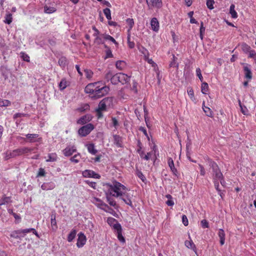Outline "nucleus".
Returning <instances> with one entry per match:
<instances>
[{"mask_svg":"<svg viewBox=\"0 0 256 256\" xmlns=\"http://www.w3.org/2000/svg\"><path fill=\"white\" fill-rule=\"evenodd\" d=\"M151 28L152 30L157 32L159 30L160 24L158 19L156 18H154L151 20L150 21Z\"/></svg>","mask_w":256,"mask_h":256,"instance_id":"13","label":"nucleus"},{"mask_svg":"<svg viewBox=\"0 0 256 256\" xmlns=\"http://www.w3.org/2000/svg\"><path fill=\"white\" fill-rule=\"evenodd\" d=\"M30 232H32L34 234H35L38 238H40V236L36 230L33 228H30L13 230L10 232L8 238L11 242H12L14 240L16 239L21 240V238H24L26 234Z\"/></svg>","mask_w":256,"mask_h":256,"instance_id":"2","label":"nucleus"},{"mask_svg":"<svg viewBox=\"0 0 256 256\" xmlns=\"http://www.w3.org/2000/svg\"><path fill=\"white\" fill-rule=\"evenodd\" d=\"M10 104V102L7 100L0 98V106H8Z\"/></svg>","mask_w":256,"mask_h":256,"instance_id":"47","label":"nucleus"},{"mask_svg":"<svg viewBox=\"0 0 256 256\" xmlns=\"http://www.w3.org/2000/svg\"><path fill=\"white\" fill-rule=\"evenodd\" d=\"M90 110V106L88 104H81L78 108L77 110L83 112Z\"/></svg>","mask_w":256,"mask_h":256,"instance_id":"26","label":"nucleus"},{"mask_svg":"<svg viewBox=\"0 0 256 256\" xmlns=\"http://www.w3.org/2000/svg\"><path fill=\"white\" fill-rule=\"evenodd\" d=\"M78 238L76 244V246L78 248L83 247L86 242V238L84 234L80 232L78 234Z\"/></svg>","mask_w":256,"mask_h":256,"instance_id":"7","label":"nucleus"},{"mask_svg":"<svg viewBox=\"0 0 256 256\" xmlns=\"http://www.w3.org/2000/svg\"><path fill=\"white\" fill-rule=\"evenodd\" d=\"M56 186V185L54 182H44L41 186L43 190H51L54 189Z\"/></svg>","mask_w":256,"mask_h":256,"instance_id":"18","label":"nucleus"},{"mask_svg":"<svg viewBox=\"0 0 256 256\" xmlns=\"http://www.w3.org/2000/svg\"><path fill=\"white\" fill-rule=\"evenodd\" d=\"M107 222L114 231L122 228L120 224L118 223V221L114 218H108L107 219Z\"/></svg>","mask_w":256,"mask_h":256,"instance_id":"8","label":"nucleus"},{"mask_svg":"<svg viewBox=\"0 0 256 256\" xmlns=\"http://www.w3.org/2000/svg\"><path fill=\"white\" fill-rule=\"evenodd\" d=\"M68 85V82H67L66 79L64 78L62 80L59 84V88L60 90H64Z\"/></svg>","mask_w":256,"mask_h":256,"instance_id":"34","label":"nucleus"},{"mask_svg":"<svg viewBox=\"0 0 256 256\" xmlns=\"http://www.w3.org/2000/svg\"><path fill=\"white\" fill-rule=\"evenodd\" d=\"M12 155V151H7L4 153V158L6 160H8L10 158H14Z\"/></svg>","mask_w":256,"mask_h":256,"instance_id":"54","label":"nucleus"},{"mask_svg":"<svg viewBox=\"0 0 256 256\" xmlns=\"http://www.w3.org/2000/svg\"><path fill=\"white\" fill-rule=\"evenodd\" d=\"M102 100L108 108L112 107L113 105V98L112 97L106 98L102 99Z\"/></svg>","mask_w":256,"mask_h":256,"instance_id":"29","label":"nucleus"},{"mask_svg":"<svg viewBox=\"0 0 256 256\" xmlns=\"http://www.w3.org/2000/svg\"><path fill=\"white\" fill-rule=\"evenodd\" d=\"M118 76L120 80V82L122 84H126L128 82H129L130 80V77L128 76L127 74H126L124 73H118Z\"/></svg>","mask_w":256,"mask_h":256,"instance_id":"14","label":"nucleus"},{"mask_svg":"<svg viewBox=\"0 0 256 256\" xmlns=\"http://www.w3.org/2000/svg\"><path fill=\"white\" fill-rule=\"evenodd\" d=\"M190 240H186L184 242L185 246L188 248L194 250L196 253V248L195 244L194 243L192 240H191L190 236H189Z\"/></svg>","mask_w":256,"mask_h":256,"instance_id":"17","label":"nucleus"},{"mask_svg":"<svg viewBox=\"0 0 256 256\" xmlns=\"http://www.w3.org/2000/svg\"><path fill=\"white\" fill-rule=\"evenodd\" d=\"M140 52L144 56V58H148V56L149 55L148 52L144 47H142L140 48Z\"/></svg>","mask_w":256,"mask_h":256,"instance_id":"53","label":"nucleus"},{"mask_svg":"<svg viewBox=\"0 0 256 256\" xmlns=\"http://www.w3.org/2000/svg\"><path fill=\"white\" fill-rule=\"evenodd\" d=\"M114 74L112 72L109 70L106 73L105 75V78L108 81L109 80H110V81H112V78Z\"/></svg>","mask_w":256,"mask_h":256,"instance_id":"59","label":"nucleus"},{"mask_svg":"<svg viewBox=\"0 0 256 256\" xmlns=\"http://www.w3.org/2000/svg\"><path fill=\"white\" fill-rule=\"evenodd\" d=\"M176 58L173 55L172 61L170 64V67H178V65L176 64Z\"/></svg>","mask_w":256,"mask_h":256,"instance_id":"64","label":"nucleus"},{"mask_svg":"<svg viewBox=\"0 0 256 256\" xmlns=\"http://www.w3.org/2000/svg\"><path fill=\"white\" fill-rule=\"evenodd\" d=\"M126 66V62L123 60H118L116 62V68L120 70H123L125 68Z\"/></svg>","mask_w":256,"mask_h":256,"instance_id":"33","label":"nucleus"},{"mask_svg":"<svg viewBox=\"0 0 256 256\" xmlns=\"http://www.w3.org/2000/svg\"><path fill=\"white\" fill-rule=\"evenodd\" d=\"M94 129V125L90 123L81 127L78 130V134L81 136H86L88 135Z\"/></svg>","mask_w":256,"mask_h":256,"instance_id":"4","label":"nucleus"},{"mask_svg":"<svg viewBox=\"0 0 256 256\" xmlns=\"http://www.w3.org/2000/svg\"><path fill=\"white\" fill-rule=\"evenodd\" d=\"M12 14L10 13H8L6 14V16L4 17V22L6 24H10L12 22Z\"/></svg>","mask_w":256,"mask_h":256,"instance_id":"41","label":"nucleus"},{"mask_svg":"<svg viewBox=\"0 0 256 256\" xmlns=\"http://www.w3.org/2000/svg\"><path fill=\"white\" fill-rule=\"evenodd\" d=\"M208 90V85L206 82H202V84L201 91L204 94H206Z\"/></svg>","mask_w":256,"mask_h":256,"instance_id":"40","label":"nucleus"},{"mask_svg":"<svg viewBox=\"0 0 256 256\" xmlns=\"http://www.w3.org/2000/svg\"><path fill=\"white\" fill-rule=\"evenodd\" d=\"M214 0H207L206 6L210 10L214 9Z\"/></svg>","mask_w":256,"mask_h":256,"instance_id":"56","label":"nucleus"},{"mask_svg":"<svg viewBox=\"0 0 256 256\" xmlns=\"http://www.w3.org/2000/svg\"><path fill=\"white\" fill-rule=\"evenodd\" d=\"M104 13L108 20L112 18L110 10L108 8H104Z\"/></svg>","mask_w":256,"mask_h":256,"instance_id":"48","label":"nucleus"},{"mask_svg":"<svg viewBox=\"0 0 256 256\" xmlns=\"http://www.w3.org/2000/svg\"><path fill=\"white\" fill-rule=\"evenodd\" d=\"M168 166L173 174L176 176L177 170L175 168L173 160L172 158H168Z\"/></svg>","mask_w":256,"mask_h":256,"instance_id":"22","label":"nucleus"},{"mask_svg":"<svg viewBox=\"0 0 256 256\" xmlns=\"http://www.w3.org/2000/svg\"><path fill=\"white\" fill-rule=\"evenodd\" d=\"M238 104H239V106L240 108V110H241L242 112L244 114H247V112H248V110L247 108L244 106L242 104L240 100H238Z\"/></svg>","mask_w":256,"mask_h":256,"instance_id":"52","label":"nucleus"},{"mask_svg":"<svg viewBox=\"0 0 256 256\" xmlns=\"http://www.w3.org/2000/svg\"><path fill=\"white\" fill-rule=\"evenodd\" d=\"M146 2L150 8L154 7L160 8L162 6L161 0H146Z\"/></svg>","mask_w":256,"mask_h":256,"instance_id":"9","label":"nucleus"},{"mask_svg":"<svg viewBox=\"0 0 256 256\" xmlns=\"http://www.w3.org/2000/svg\"><path fill=\"white\" fill-rule=\"evenodd\" d=\"M204 102H203L202 104V109L206 114L208 116L212 118L213 116V113L210 108L208 107H206L204 106Z\"/></svg>","mask_w":256,"mask_h":256,"instance_id":"27","label":"nucleus"},{"mask_svg":"<svg viewBox=\"0 0 256 256\" xmlns=\"http://www.w3.org/2000/svg\"><path fill=\"white\" fill-rule=\"evenodd\" d=\"M51 225L52 230H56L58 228L56 222V216L54 214H52L51 216Z\"/></svg>","mask_w":256,"mask_h":256,"instance_id":"32","label":"nucleus"},{"mask_svg":"<svg viewBox=\"0 0 256 256\" xmlns=\"http://www.w3.org/2000/svg\"><path fill=\"white\" fill-rule=\"evenodd\" d=\"M76 230H72L70 233L68 234L67 240L68 242H72L76 238Z\"/></svg>","mask_w":256,"mask_h":256,"instance_id":"28","label":"nucleus"},{"mask_svg":"<svg viewBox=\"0 0 256 256\" xmlns=\"http://www.w3.org/2000/svg\"><path fill=\"white\" fill-rule=\"evenodd\" d=\"M248 58H252L254 60V62H256V52L254 50H252L249 52Z\"/></svg>","mask_w":256,"mask_h":256,"instance_id":"50","label":"nucleus"},{"mask_svg":"<svg viewBox=\"0 0 256 256\" xmlns=\"http://www.w3.org/2000/svg\"><path fill=\"white\" fill-rule=\"evenodd\" d=\"M242 64L244 66L245 78L247 79L251 80L252 78V72L250 70V66L245 63H242Z\"/></svg>","mask_w":256,"mask_h":256,"instance_id":"10","label":"nucleus"},{"mask_svg":"<svg viewBox=\"0 0 256 256\" xmlns=\"http://www.w3.org/2000/svg\"><path fill=\"white\" fill-rule=\"evenodd\" d=\"M138 84L135 80H133L132 85L131 87V90L134 94H137V92H138Z\"/></svg>","mask_w":256,"mask_h":256,"instance_id":"51","label":"nucleus"},{"mask_svg":"<svg viewBox=\"0 0 256 256\" xmlns=\"http://www.w3.org/2000/svg\"><path fill=\"white\" fill-rule=\"evenodd\" d=\"M92 117L90 114H86L77 120V123L80 124H84L92 120Z\"/></svg>","mask_w":256,"mask_h":256,"instance_id":"15","label":"nucleus"},{"mask_svg":"<svg viewBox=\"0 0 256 256\" xmlns=\"http://www.w3.org/2000/svg\"><path fill=\"white\" fill-rule=\"evenodd\" d=\"M117 234V238L118 240L122 243H125L126 240L124 238L122 234V228H120L114 231Z\"/></svg>","mask_w":256,"mask_h":256,"instance_id":"21","label":"nucleus"},{"mask_svg":"<svg viewBox=\"0 0 256 256\" xmlns=\"http://www.w3.org/2000/svg\"><path fill=\"white\" fill-rule=\"evenodd\" d=\"M208 164L210 166V170L212 172L213 176H220V172L218 166L214 161L208 159Z\"/></svg>","mask_w":256,"mask_h":256,"instance_id":"5","label":"nucleus"},{"mask_svg":"<svg viewBox=\"0 0 256 256\" xmlns=\"http://www.w3.org/2000/svg\"><path fill=\"white\" fill-rule=\"evenodd\" d=\"M85 76L88 79H90L93 76V72L89 69H85L84 70Z\"/></svg>","mask_w":256,"mask_h":256,"instance_id":"43","label":"nucleus"},{"mask_svg":"<svg viewBox=\"0 0 256 256\" xmlns=\"http://www.w3.org/2000/svg\"><path fill=\"white\" fill-rule=\"evenodd\" d=\"M76 151V147L74 146H68L63 150V154L66 156H72L74 152Z\"/></svg>","mask_w":256,"mask_h":256,"instance_id":"11","label":"nucleus"},{"mask_svg":"<svg viewBox=\"0 0 256 256\" xmlns=\"http://www.w3.org/2000/svg\"><path fill=\"white\" fill-rule=\"evenodd\" d=\"M182 222L184 226H187L188 224V220L186 216L184 214L182 216Z\"/></svg>","mask_w":256,"mask_h":256,"instance_id":"62","label":"nucleus"},{"mask_svg":"<svg viewBox=\"0 0 256 256\" xmlns=\"http://www.w3.org/2000/svg\"><path fill=\"white\" fill-rule=\"evenodd\" d=\"M109 90L110 88L108 86H102L101 84H100L96 90L94 95L92 96V97L94 98H100L106 94Z\"/></svg>","mask_w":256,"mask_h":256,"instance_id":"3","label":"nucleus"},{"mask_svg":"<svg viewBox=\"0 0 256 256\" xmlns=\"http://www.w3.org/2000/svg\"><path fill=\"white\" fill-rule=\"evenodd\" d=\"M93 203L94 204L102 210H105L106 208L108 207L107 204H104L102 200L98 198H94Z\"/></svg>","mask_w":256,"mask_h":256,"instance_id":"16","label":"nucleus"},{"mask_svg":"<svg viewBox=\"0 0 256 256\" xmlns=\"http://www.w3.org/2000/svg\"><path fill=\"white\" fill-rule=\"evenodd\" d=\"M10 197H4L1 200H0V206L8 204L10 202Z\"/></svg>","mask_w":256,"mask_h":256,"instance_id":"58","label":"nucleus"},{"mask_svg":"<svg viewBox=\"0 0 256 256\" xmlns=\"http://www.w3.org/2000/svg\"><path fill=\"white\" fill-rule=\"evenodd\" d=\"M21 58L24 61L28 62H30V56L24 52H22L20 54Z\"/></svg>","mask_w":256,"mask_h":256,"instance_id":"57","label":"nucleus"},{"mask_svg":"<svg viewBox=\"0 0 256 256\" xmlns=\"http://www.w3.org/2000/svg\"><path fill=\"white\" fill-rule=\"evenodd\" d=\"M201 225L202 228H208L209 226L208 222L206 220H202L201 222Z\"/></svg>","mask_w":256,"mask_h":256,"instance_id":"60","label":"nucleus"},{"mask_svg":"<svg viewBox=\"0 0 256 256\" xmlns=\"http://www.w3.org/2000/svg\"><path fill=\"white\" fill-rule=\"evenodd\" d=\"M20 156L30 152L34 148L28 147H22L19 148Z\"/></svg>","mask_w":256,"mask_h":256,"instance_id":"31","label":"nucleus"},{"mask_svg":"<svg viewBox=\"0 0 256 256\" xmlns=\"http://www.w3.org/2000/svg\"><path fill=\"white\" fill-rule=\"evenodd\" d=\"M104 38L106 40H108L114 42L116 46H118V43L116 42L114 38L108 34H106L104 36Z\"/></svg>","mask_w":256,"mask_h":256,"instance_id":"49","label":"nucleus"},{"mask_svg":"<svg viewBox=\"0 0 256 256\" xmlns=\"http://www.w3.org/2000/svg\"><path fill=\"white\" fill-rule=\"evenodd\" d=\"M128 44L130 48H132L134 47L135 44L134 42L130 41V33H128Z\"/></svg>","mask_w":256,"mask_h":256,"instance_id":"44","label":"nucleus"},{"mask_svg":"<svg viewBox=\"0 0 256 256\" xmlns=\"http://www.w3.org/2000/svg\"><path fill=\"white\" fill-rule=\"evenodd\" d=\"M58 63L61 68H64L68 64V62L66 58L61 57L58 61Z\"/></svg>","mask_w":256,"mask_h":256,"instance_id":"25","label":"nucleus"},{"mask_svg":"<svg viewBox=\"0 0 256 256\" xmlns=\"http://www.w3.org/2000/svg\"><path fill=\"white\" fill-rule=\"evenodd\" d=\"M57 159V155L56 153H51L48 154V158L46 160V162H55Z\"/></svg>","mask_w":256,"mask_h":256,"instance_id":"36","label":"nucleus"},{"mask_svg":"<svg viewBox=\"0 0 256 256\" xmlns=\"http://www.w3.org/2000/svg\"><path fill=\"white\" fill-rule=\"evenodd\" d=\"M235 6L234 4H232L230 8V13L231 14V16L233 18H238V14L234 10Z\"/></svg>","mask_w":256,"mask_h":256,"instance_id":"30","label":"nucleus"},{"mask_svg":"<svg viewBox=\"0 0 256 256\" xmlns=\"http://www.w3.org/2000/svg\"><path fill=\"white\" fill-rule=\"evenodd\" d=\"M126 22L128 24V25L129 26V28L128 30V33H130V30L134 24V22L132 19L128 18L126 20Z\"/></svg>","mask_w":256,"mask_h":256,"instance_id":"45","label":"nucleus"},{"mask_svg":"<svg viewBox=\"0 0 256 256\" xmlns=\"http://www.w3.org/2000/svg\"><path fill=\"white\" fill-rule=\"evenodd\" d=\"M108 192L112 196L118 198L124 202L131 207L133 206L132 202V196L128 193V189L119 182L114 181L111 184H108Z\"/></svg>","mask_w":256,"mask_h":256,"instance_id":"1","label":"nucleus"},{"mask_svg":"<svg viewBox=\"0 0 256 256\" xmlns=\"http://www.w3.org/2000/svg\"><path fill=\"white\" fill-rule=\"evenodd\" d=\"M100 84H101V83L100 82L89 84L86 86L84 91L86 93L93 96Z\"/></svg>","mask_w":256,"mask_h":256,"instance_id":"6","label":"nucleus"},{"mask_svg":"<svg viewBox=\"0 0 256 256\" xmlns=\"http://www.w3.org/2000/svg\"><path fill=\"white\" fill-rule=\"evenodd\" d=\"M56 9L55 7L51 6L46 5L44 7V11L46 14H52L56 11Z\"/></svg>","mask_w":256,"mask_h":256,"instance_id":"24","label":"nucleus"},{"mask_svg":"<svg viewBox=\"0 0 256 256\" xmlns=\"http://www.w3.org/2000/svg\"><path fill=\"white\" fill-rule=\"evenodd\" d=\"M8 212L10 214H12L16 220L20 218V216L17 214H16L14 212L13 210L12 209H8Z\"/></svg>","mask_w":256,"mask_h":256,"instance_id":"61","label":"nucleus"},{"mask_svg":"<svg viewBox=\"0 0 256 256\" xmlns=\"http://www.w3.org/2000/svg\"><path fill=\"white\" fill-rule=\"evenodd\" d=\"M218 236L220 238V244L221 246L224 244L226 234L222 229H220L218 232Z\"/></svg>","mask_w":256,"mask_h":256,"instance_id":"20","label":"nucleus"},{"mask_svg":"<svg viewBox=\"0 0 256 256\" xmlns=\"http://www.w3.org/2000/svg\"><path fill=\"white\" fill-rule=\"evenodd\" d=\"M187 92L191 100L193 102H194L196 100V98L194 97V92L192 88H188Z\"/></svg>","mask_w":256,"mask_h":256,"instance_id":"39","label":"nucleus"},{"mask_svg":"<svg viewBox=\"0 0 256 256\" xmlns=\"http://www.w3.org/2000/svg\"><path fill=\"white\" fill-rule=\"evenodd\" d=\"M196 76L198 77L199 79L200 80L201 82H202L203 80V77L201 74V70L200 68H197L196 69Z\"/></svg>","mask_w":256,"mask_h":256,"instance_id":"63","label":"nucleus"},{"mask_svg":"<svg viewBox=\"0 0 256 256\" xmlns=\"http://www.w3.org/2000/svg\"><path fill=\"white\" fill-rule=\"evenodd\" d=\"M108 108L106 104L102 100L100 102L98 109L102 111H105Z\"/></svg>","mask_w":256,"mask_h":256,"instance_id":"42","label":"nucleus"},{"mask_svg":"<svg viewBox=\"0 0 256 256\" xmlns=\"http://www.w3.org/2000/svg\"><path fill=\"white\" fill-rule=\"evenodd\" d=\"M242 50L245 53H248L251 50V48H250V46H249L248 45L246 44H242Z\"/></svg>","mask_w":256,"mask_h":256,"instance_id":"55","label":"nucleus"},{"mask_svg":"<svg viewBox=\"0 0 256 256\" xmlns=\"http://www.w3.org/2000/svg\"><path fill=\"white\" fill-rule=\"evenodd\" d=\"M86 148L88 152L94 155L97 152V150L95 148L94 145L93 144H86Z\"/></svg>","mask_w":256,"mask_h":256,"instance_id":"23","label":"nucleus"},{"mask_svg":"<svg viewBox=\"0 0 256 256\" xmlns=\"http://www.w3.org/2000/svg\"><path fill=\"white\" fill-rule=\"evenodd\" d=\"M81 156L80 154H78L74 156L70 159V161L75 164L78 163L80 159Z\"/></svg>","mask_w":256,"mask_h":256,"instance_id":"38","label":"nucleus"},{"mask_svg":"<svg viewBox=\"0 0 256 256\" xmlns=\"http://www.w3.org/2000/svg\"><path fill=\"white\" fill-rule=\"evenodd\" d=\"M82 176H100L91 170H86L82 172Z\"/></svg>","mask_w":256,"mask_h":256,"instance_id":"37","label":"nucleus"},{"mask_svg":"<svg viewBox=\"0 0 256 256\" xmlns=\"http://www.w3.org/2000/svg\"><path fill=\"white\" fill-rule=\"evenodd\" d=\"M26 138L30 142H40L42 138L38 137V134H27L26 135Z\"/></svg>","mask_w":256,"mask_h":256,"instance_id":"12","label":"nucleus"},{"mask_svg":"<svg viewBox=\"0 0 256 256\" xmlns=\"http://www.w3.org/2000/svg\"><path fill=\"white\" fill-rule=\"evenodd\" d=\"M156 146H154L152 148V151L150 152H148L146 154L144 155V159L146 160H148L151 158L152 156V154H156Z\"/></svg>","mask_w":256,"mask_h":256,"instance_id":"35","label":"nucleus"},{"mask_svg":"<svg viewBox=\"0 0 256 256\" xmlns=\"http://www.w3.org/2000/svg\"><path fill=\"white\" fill-rule=\"evenodd\" d=\"M114 144L118 147L121 148L122 146V138L120 136L114 135Z\"/></svg>","mask_w":256,"mask_h":256,"instance_id":"19","label":"nucleus"},{"mask_svg":"<svg viewBox=\"0 0 256 256\" xmlns=\"http://www.w3.org/2000/svg\"><path fill=\"white\" fill-rule=\"evenodd\" d=\"M111 82L113 84H116L118 82H120V80H119L118 76V73L116 74H114V76H112V78Z\"/></svg>","mask_w":256,"mask_h":256,"instance_id":"46","label":"nucleus"}]
</instances>
